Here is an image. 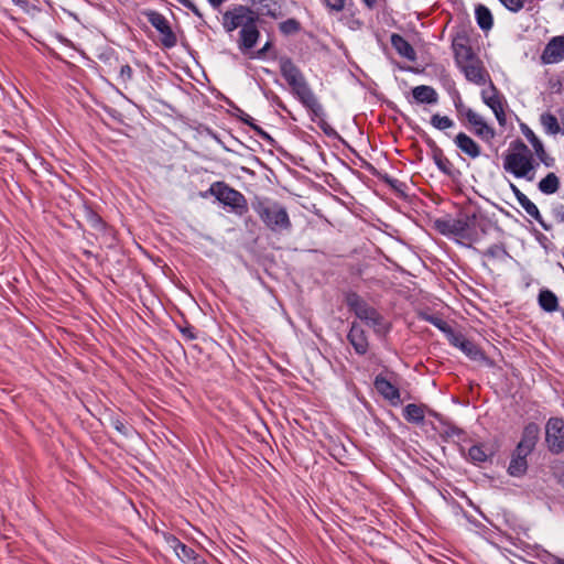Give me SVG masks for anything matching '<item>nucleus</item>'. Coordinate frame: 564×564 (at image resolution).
<instances>
[{
  "label": "nucleus",
  "instance_id": "69168bd1",
  "mask_svg": "<svg viewBox=\"0 0 564 564\" xmlns=\"http://www.w3.org/2000/svg\"><path fill=\"white\" fill-rule=\"evenodd\" d=\"M558 481L564 486V466L561 468L558 474Z\"/></svg>",
  "mask_w": 564,
  "mask_h": 564
},
{
  "label": "nucleus",
  "instance_id": "8fccbe9b",
  "mask_svg": "<svg viewBox=\"0 0 564 564\" xmlns=\"http://www.w3.org/2000/svg\"><path fill=\"white\" fill-rule=\"evenodd\" d=\"M133 70L130 65L126 64L120 67L119 79L121 83H127L132 79Z\"/></svg>",
  "mask_w": 564,
  "mask_h": 564
},
{
  "label": "nucleus",
  "instance_id": "a211bd4d",
  "mask_svg": "<svg viewBox=\"0 0 564 564\" xmlns=\"http://www.w3.org/2000/svg\"><path fill=\"white\" fill-rule=\"evenodd\" d=\"M455 145L466 155L476 159L481 154L480 145L465 132H459L454 138Z\"/></svg>",
  "mask_w": 564,
  "mask_h": 564
},
{
  "label": "nucleus",
  "instance_id": "f03ea898",
  "mask_svg": "<svg viewBox=\"0 0 564 564\" xmlns=\"http://www.w3.org/2000/svg\"><path fill=\"white\" fill-rule=\"evenodd\" d=\"M538 165L531 150L521 139L510 143V152L503 158V169L506 172L517 178L532 182L534 181V171Z\"/></svg>",
  "mask_w": 564,
  "mask_h": 564
},
{
  "label": "nucleus",
  "instance_id": "39448f33",
  "mask_svg": "<svg viewBox=\"0 0 564 564\" xmlns=\"http://www.w3.org/2000/svg\"><path fill=\"white\" fill-rule=\"evenodd\" d=\"M208 192L236 215L243 216L248 213L249 207L245 195L225 182L213 183Z\"/></svg>",
  "mask_w": 564,
  "mask_h": 564
},
{
  "label": "nucleus",
  "instance_id": "5701e85b",
  "mask_svg": "<svg viewBox=\"0 0 564 564\" xmlns=\"http://www.w3.org/2000/svg\"><path fill=\"white\" fill-rule=\"evenodd\" d=\"M426 410L427 406L424 404L409 403L403 409V417L409 423L421 425L424 423Z\"/></svg>",
  "mask_w": 564,
  "mask_h": 564
},
{
  "label": "nucleus",
  "instance_id": "6e6552de",
  "mask_svg": "<svg viewBox=\"0 0 564 564\" xmlns=\"http://www.w3.org/2000/svg\"><path fill=\"white\" fill-rule=\"evenodd\" d=\"M545 441L553 454L564 451V419L551 417L545 426Z\"/></svg>",
  "mask_w": 564,
  "mask_h": 564
},
{
  "label": "nucleus",
  "instance_id": "dca6fc26",
  "mask_svg": "<svg viewBox=\"0 0 564 564\" xmlns=\"http://www.w3.org/2000/svg\"><path fill=\"white\" fill-rule=\"evenodd\" d=\"M564 59V36L552 37L545 45L541 61L543 64H555Z\"/></svg>",
  "mask_w": 564,
  "mask_h": 564
},
{
  "label": "nucleus",
  "instance_id": "393cba45",
  "mask_svg": "<svg viewBox=\"0 0 564 564\" xmlns=\"http://www.w3.org/2000/svg\"><path fill=\"white\" fill-rule=\"evenodd\" d=\"M538 302L541 308L549 313L555 312L558 308V299L550 290H541L538 296Z\"/></svg>",
  "mask_w": 564,
  "mask_h": 564
},
{
  "label": "nucleus",
  "instance_id": "2eb2a0df",
  "mask_svg": "<svg viewBox=\"0 0 564 564\" xmlns=\"http://www.w3.org/2000/svg\"><path fill=\"white\" fill-rule=\"evenodd\" d=\"M452 47L457 66L476 58L475 53L469 45V40L465 34H457L453 39Z\"/></svg>",
  "mask_w": 564,
  "mask_h": 564
},
{
  "label": "nucleus",
  "instance_id": "2f4dec72",
  "mask_svg": "<svg viewBox=\"0 0 564 564\" xmlns=\"http://www.w3.org/2000/svg\"><path fill=\"white\" fill-rule=\"evenodd\" d=\"M540 121H541V124L544 128L545 132L549 134L554 135L561 131L557 118L551 112L542 113Z\"/></svg>",
  "mask_w": 564,
  "mask_h": 564
},
{
  "label": "nucleus",
  "instance_id": "473e14b6",
  "mask_svg": "<svg viewBox=\"0 0 564 564\" xmlns=\"http://www.w3.org/2000/svg\"><path fill=\"white\" fill-rule=\"evenodd\" d=\"M466 226L463 212H459L457 218L452 219L453 236L469 240V234Z\"/></svg>",
  "mask_w": 564,
  "mask_h": 564
},
{
  "label": "nucleus",
  "instance_id": "7ed1b4c3",
  "mask_svg": "<svg viewBox=\"0 0 564 564\" xmlns=\"http://www.w3.org/2000/svg\"><path fill=\"white\" fill-rule=\"evenodd\" d=\"M251 206L265 227L273 232L290 231L292 223L286 208L269 198L256 197Z\"/></svg>",
  "mask_w": 564,
  "mask_h": 564
},
{
  "label": "nucleus",
  "instance_id": "4c0bfd02",
  "mask_svg": "<svg viewBox=\"0 0 564 564\" xmlns=\"http://www.w3.org/2000/svg\"><path fill=\"white\" fill-rule=\"evenodd\" d=\"M522 131H523V134L525 135V138L528 139V141L532 144L535 153L541 158L545 153L544 147H543V143L541 142V140L527 126L523 127Z\"/></svg>",
  "mask_w": 564,
  "mask_h": 564
},
{
  "label": "nucleus",
  "instance_id": "bf43d9fd",
  "mask_svg": "<svg viewBox=\"0 0 564 564\" xmlns=\"http://www.w3.org/2000/svg\"><path fill=\"white\" fill-rule=\"evenodd\" d=\"M271 45H272V44H271V42H267V43L263 45V47H261L259 51H257L256 56H257L258 58L263 57V56H264V54L270 50Z\"/></svg>",
  "mask_w": 564,
  "mask_h": 564
},
{
  "label": "nucleus",
  "instance_id": "72a5a7b5",
  "mask_svg": "<svg viewBox=\"0 0 564 564\" xmlns=\"http://www.w3.org/2000/svg\"><path fill=\"white\" fill-rule=\"evenodd\" d=\"M345 302L356 315L367 305L366 301L356 292H348L345 296Z\"/></svg>",
  "mask_w": 564,
  "mask_h": 564
},
{
  "label": "nucleus",
  "instance_id": "a18cd8bd",
  "mask_svg": "<svg viewBox=\"0 0 564 564\" xmlns=\"http://www.w3.org/2000/svg\"><path fill=\"white\" fill-rule=\"evenodd\" d=\"M381 180L388 184L393 191L397 193H404L405 184L397 178L389 176L388 174L383 175Z\"/></svg>",
  "mask_w": 564,
  "mask_h": 564
},
{
  "label": "nucleus",
  "instance_id": "79ce46f5",
  "mask_svg": "<svg viewBox=\"0 0 564 564\" xmlns=\"http://www.w3.org/2000/svg\"><path fill=\"white\" fill-rule=\"evenodd\" d=\"M85 217L91 227H94L96 229L105 228V223H104L102 218L90 207L85 208Z\"/></svg>",
  "mask_w": 564,
  "mask_h": 564
},
{
  "label": "nucleus",
  "instance_id": "4468645a",
  "mask_svg": "<svg viewBox=\"0 0 564 564\" xmlns=\"http://www.w3.org/2000/svg\"><path fill=\"white\" fill-rule=\"evenodd\" d=\"M465 117L468 122L475 128L474 133L486 142H490L496 137V131L473 109H466Z\"/></svg>",
  "mask_w": 564,
  "mask_h": 564
},
{
  "label": "nucleus",
  "instance_id": "cd10ccee",
  "mask_svg": "<svg viewBox=\"0 0 564 564\" xmlns=\"http://www.w3.org/2000/svg\"><path fill=\"white\" fill-rule=\"evenodd\" d=\"M538 187L540 192H542L545 195L554 194L560 188V180L555 173L550 172L544 178H542L539 182Z\"/></svg>",
  "mask_w": 564,
  "mask_h": 564
},
{
  "label": "nucleus",
  "instance_id": "338daca9",
  "mask_svg": "<svg viewBox=\"0 0 564 564\" xmlns=\"http://www.w3.org/2000/svg\"><path fill=\"white\" fill-rule=\"evenodd\" d=\"M553 564H564V558H562V557H554Z\"/></svg>",
  "mask_w": 564,
  "mask_h": 564
},
{
  "label": "nucleus",
  "instance_id": "9d476101",
  "mask_svg": "<svg viewBox=\"0 0 564 564\" xmlns=\"http://www.w3.org/2000/svg\"><path fill=\"white\" fill-rule=\"evenodd\" d=\"M481 99L492 110L499 124L505 126L507 118L503 110L501 96L491 80L489 90L485 89L481 91Z\"/></svg>",
  "mask_w": 564,
  "mask_h": 564
},
{
  "label": "nucleus",
  "instance_id": "e2e57ef3",
  "mask_svg": "<svg viewBox=\"0 0 564 564\" xmlns=\"http://www.w3.org/2000/svg\"><path fill=\"white\" fill-rule=\"evenodd\" d=\"M377 1H378V0H362V2L365 3V6H366L368 9H370V10H372V9L376 7Z\"/></svg>",
  "mask_w": 564,
  "mask_h": 564
},
{
  "label": "nucleus",
  "instance_id": "a19ab883",
  "mask_svg": "<svg viewBox=\"0 0 564 564\" xmlns=\"http://www.w3.org/2000/svg\"><path fill=\"white\" fill-rule=\"evenodd\" d=\"M431 124L437 130H446L454 126V121L447 116L435 113L431 117Z\"/></svg>",
  "mask_w": 564,
  "mask_h": 564
},
{
  "label": "nucleus",
  "instance_id": "e433bc0d",
  "mask_svg": "<svg viewBox=\"0 0 564 564\" xmlns=\"http://www.w3.org/2000/svg\"><path fill=\"white\" fill-rule=\"evenodd\" d=\"M433 160L441 172L448 176L453 175V163L444 155L443 150L437 154H434Z\"/></svg>",
  "mask_w": 564,
  "mask_h": 564
},
{
  "label": "nucleus",
  "instance_id": "c9c22d12",
  "mask_svg": "<svg viewBox=\"0 0 564 564\" xmlns=\"http://www.w3.org/2000/svg\"><path fill=\"white\" fill-rule=\"evenodd\" d=\"M261 7L263 14L271 19L276 20L283 17L281 7L274 0H262Z\"/></svg>",
  "mask_w": 564,
  "mask_h": 564
},
{
  "label": "nucleus",
  "instance_id": "de8ad7c7",
  "mask_svg": "<svg viewBox=\"0 0 564 564\" xmlns=\"http://www.w3.org/2000/svg\"><path fill=\"white\" fill-rule=\"evenodd\" d=\"M178 330L186 340H194L197 338L195 327L187 322H185L184 325L178 326Z\"/></svg>",
  "mask_w": 564,
  "mask_h": 564
},
{
  "label": "nucleus",
  "instance_id": "c85d7f7f",
  "mask_svg": "<svg viewBox=\"0 0 564 564\" xmlns=\"http://www.w3.org/2000/svg\"><path fill=\"white\" fill-rule=\"evenodd\" d=\"M421 319L432 324L436 328H438L442 333L445 334L446 338L449 336V334L454 330L451 325L444 321L442 317L435 314H430L426 312H423L420 314Z\"/></svg>",
  "mask_w": 564,
  "mask_h": 564
},
{
  "label": "nucleus",
  "instance_id": "f3484780",
  "mask_svg": "<svg viewBox=\"0 0 564 564\" xmlns=\"http://www.w3.org/2000/svg\"><path fill=\"white\" fill-rule=\"evenodd\" d=\"M347 339L356 354L366 355L369 349V343L365 329L360 324L352 322L347 335Z\"/></svg>",
  "mask_w": 564,
  "mask_h": 564
},
{
  "label": "nucleus",
  "instance_id": "f704fd0d",
  "mask_svg": "<svg viewBox=\"0 0 564 564\" xmlns=\"http://www.w3.org/2000/svg\"><path fill=\"white\" fill-rule=\"evenodd\" d=\"M345 302L356 315L367 305L366 301L356 292H348L345 296Z\"/></svg>",
  "mask_w": 564,
  "mask_h": 564
},
{
  "label": "nucleus",
  "instance_id": "3c124183",
  "mask_svg": "<svg viewBox=\"0 0 564 564\" xmlns=\"http://www.w3.org/2000/svg\"><path fill=\"white\" fill-rule=\"evenodd\" d=\"M326 7L333 11L340 12L345 8V0H324Z\"/></svg>",
  "mask_w": 564,
  "mask_h": 564
},
{
  "label": "nucleus",
  "instance_id": "58836bf2",
  "mask_svg": "<svg viewBox=\"0 0 564 564\" xmlns=\"http://www.w3.org/2000/svg\"><path fill=\"white\" fill-rule=\"evenodd\" d=\"M279 30L284 35L295 34L301 30V23L296 19H288L279 24Z\"/></svg>",
  "mask_w": 564,
  "mask_h": 564
},
{
  "label": "nucleus",
  "instance_id": "c756f323",
  "mask_svg": "<svg viewBox=\"0 0 564 564\" xmlns=\"http://www.w3.org/2000/svg\"><path fill=\"white\" fill-rule=\"evenodd\" d=\"M476 20L479 28L484 31H488L494 25V19L490 10L485 6H478L475 11Z\"/></svg>",
  "mask_w": 564,
  "mask_h": 564
},
{
  "label": "nucleus",
  "instance_id": "b1692460",
  "mask_svg": "<svg viewBox=\"0 0 564 564\" xmlns=\"http://www.w3.org/2000/svg\"><path fill=\"white\" fill-rule=\"evenodd\" d=\"M494 453L484 444L473 445L468 449V459L473 464H482L491 457Z\"/></svg>",
  "mask_w": 564,
  "mask_h": 564
},
{
  "label": "nucleus",
  "instance_id": "bb28decb",
  "mask_svg": "<svg viewBox=\"0 0 564 564\" xmlns=\"http://www.w3.org/2000/svg\"><path fill=\"white\" fill-rule=\"evenodd\" d=\"M236 116L239 118V120L248 124L261 139L270 142L273 141L271 135L267 131H264L260 126L256 124L253 119L242 109L236 107Z\"/></svg>",
  "mask_w": 564,
  "mask_h": 564
},
{
  "label": "nucleus",
  "instance_id": "09e8293b",
  "mask_svg": "<svg viewBox=\"0 0 564 564\" xmlns=\"http://www.w3.org/2000/svg\"><path fill=\"white\" fill-rule=\"evenodd\" d=\"M164 541L171 547L174 553H178V550L183 546V542H181L175 535L165 533Z\"/></svg>",
  "mask_w": 564,
  "mask_h": 564
},
{
  "label": "nucleus",
  "instance_id": "412c9836",
  "mask_svg": "<svg viewBox=\"0 0 564 564\" xmlns=\"http://www.w3.org/2000/svg\"><path fill=\"white\" fill-rule=\"evenodd\" d=\"M390 42L398 54L409 61H415L416 53L412 45L400 34H391Z\"/></svg>",
  "mask_w": 564,
  "mask_h": 564
},
{
  "label": "nucleus",
  "instance_id": "6ab92c4d",
  "mask_svg": "<svg viewBox=\"0 0 564 564\" xmlns=\"http://www.w3.org/2000/svg\"><path fill=\"white\" fill-rule=\"evenodd\" d=\"M356 316L361 321H365L367 325L373 327L377 333L386 329L382 315L368 304L360 312H358Z\"/></svg>",
  "mask_w": 564,
  "mask_h": 564
},
{
  "label": "nucleus",
  "instance_id": "5fc2aeb1",
  "mask_svg": "<svg viewBox=\"0 0 564 564\" xmlns=\"http://www.w3.org/2000/svg\"><path fill=\"white\" fill-rule=\"evenodd\" d=\"M181 4L189 9L197 18L203 20V13L200 10L195 6V3L192 0H177Z\"/></svg>",
  "mask_w": 564,
  "mask_h": 564
},
{
  "label": "nucleus",
  "instance_id": "ddd939ff",
  "mask_svg": "<svg viewBox=\"0 0 564 564\" xmlns=\"http://www.w3.org/2000/svg\"><path fill=\"white\" fill-rule=\"evenodd\" d=\"M458 67L464 73L466 79L476 85L481 86L485 85L487 80L490 82L488 72L478 58H474Z\"/></svg>",
  "mask_w": 564,
  "mask_h": 564
},
{
  "label": "nucleus",
  "instance_id": "6e6d98bb",
  "mask_svg": "<svg viewBox=\"0 0 564 564\" xmlns=\"http://www.w3.org/2000/svg\"><path fill=\"white\" fill-rule=\"evenodd\" d=\"M454 104H455V108H456L457 112L465 116V111L467 108L463 105L462 98L458 93H456V98L454 100Z\"/></svg>",
  "mask_w": 564,
  "mask_h": 564
},
{
  "label": "nucleus",
  "instance_id": "c03bdc74",
  "mask_svg": "<svg viewBox=\"0 0 564 564\" xmlns=\"http://www.w3.org/2000/svg\"><path fill=\"white\" fill-rule=\"evenodd\" d=\"M197 552L186 544H183V546L178 550V553H175L178 560H181L184 564L189 562V560H193Z\"/></svg>",
  "mask_w": 564,
  "mask_h": 564
},
{
  "label": "nucleus",
  "instance_id": "f8f14e48",
  "mask_svg": "<svg viewBox=\"0 0 564 564\" xmlns=\"http://www.w3.org/2000/svg\"><path fill=\"white\" fill-rule=\"evenodd\" d=\"M451 345L459 348L467 357L473 360H479L484 357L481 349L462 333L453 330L447 337Z\"/></svg>",
  "mask_w": 564,
  "mask_h": 564
},
{
  "label": "nucleus",
  "instance_id": "4d7b16f0",
  "mask_svg": "<svg viewBox=\"0 0 564 564\" xmlns=\"http://www.w3.org/2000/svg\"><path fill=\"white\" fill-rule=\"evenodd\" d=\"M425 142L427 147L431 149L432 155L437 154L438 152L442 151V149L436 144V142L430 137L426 138Z\"/></svg>",
  "mask_w": 564,
  "mask_h": 564
},
{
  "label": "nucleus",
  "instance_id": "ea45409f",
  "mask_svg": "<svg viewBox=\"0 0 564 564\" xmlns=\"http://www.w3.org/2000/svg\"><path fill=\"white\" fill-rule=\"evenodd\" d=\"M433 228L443 236H453L452 219L437 218L433 221Z\"/></svg>",
  "mask_w": 564,
  "mask_h": 564
},
{
  "label": "nucleus",
  "instance_id": "7c9ffc66",
  "mask_svg": "<svg viewBox=\"0 0 564 564\" xmlns=\"http://www.w3.org/2000/svg\"><path fill=\"white\" fill-rule=\"evenodd\" d=\"M109 424L121 435L128 437L132 431L133 427L127 423V421L120 416L119 414L111 413L108 416Z\"/></svg>",
  "mask_w": 564,
  "mask_h": 564
},
{
  "label": "nucleus",
  "instance_id": "f257e3e1",
  "mask_svg": "<svg viewBox=\"0 0 564 564\" xmlns=\"http://www.w3.org/2000/svg\"><path fill=\"white\" fill-rule=\"evenodd\" d=\"M279 66L280 73L290 86L292 94L314 117L322 118L324 116V109L311 89L302 70L288 56L280 57Z\"/></svg>",
  "mask_w": 564,
  "mask_h": 564
},
{
  "label": "nucleus",
  "instance_id": "423d86ee",
  "mask_svg": "<svg viewBox=\"0 0 564 564\" xmlns=\"http://www.w3.org/2000/svg\"><path fill=\"white\" fill-rule=\"evenodd\" d=\"M142 14L147 18L148 22L161 34V44L165 48H172L177 44V36L172 30L166 18L154 10H143Z\"/></svg>",
  "mask_w": 564,
  "mask_h": 564
},
{
  "label": "nucleus",
  "instance_id": "774afa93",
  "mask_svg": "<svg viewBox=\"0 0 564 564\" xmlns=\"http://www.w3.org/2000/svg\"><path fill=\"white\" fill-rule=\"evenodd\" d=\"M429 414L434 416V417H438V414L435 411H433V410H429Z\"/></svg>",
  "mask_w": 564,
  "mask_h": 564
},
{
  "label": "nucleus",
  "instance_id": "0eeeda50",
  "mask_svg": "<svg viewBox=\"0 0 564 564\" xmlns=\"http://www.w3.org/2000/svg\"><path fill=\"white\" fill-rule=\"evenodd\" d=\"M258 13L250 7L243 4H235L231 9L223 14V26L226 32L231 33L238 28H243L249 23L250 18H257Z\"/></svg>",
  "mask_w": 564,
  "mask_h": 564
},
{
  "label": "nucleus",
  "instance_id": "49530a36",
  "mask_svg": "<svg viewBox=\"0 0 564 564\" xmlns=\"http://www.w3.org/2000/svg\"><path fill=\"white\" fill-rule=\"evenodd\" d=\"M501 4L511 12H519L524 8L527 0H499Z\"/></svg>",
  "mask_w": 564,
  "mask_h": 564
},
{
  "label": "nucleus",
  "instance_id": "37998d69",
  "mask_svg": "<svg viewBox=\"0 0 564 564\" xmlns=\"http://www.w3.org/2000/svg\"><path fill=\"white\" fill-rule=\"evenodd\" d=\"M484 256L491 259H501L508 256V252L502 243L491 245L485 252Z\"/></svg>",
  "mask_w": 564,
  "mask_h": 564
},
{
  "label": "nucleus",
  "instance_id": "052dcab7",
  "mask_svg": "<svg viewBox=\"0 0 564 564\" xmlns=\"http://www.w3.org/2000/svg\"><path fill=\"white\" fill-rule=\"evenodd\" d=\"M510 188L514 194L517 200L519 199V196L522 197V195H524L513 183H510Z\"/></svg>",
  "mask_w": 564,
  "mask_h": 564
},
{
  "label": "nucleus",
  "instance_id": "864d4df0",
  "mask_svg": "<svg viewBox=\"0 0 564 564\" xmlns=\"http://www.w3.org/2000/svg\"><path fill=\"white\" fill-rule=\"evenodd\" d=\"M552 215L557 223H564V204H556L552 207Z\"/></svg>",
  "mask_w": 564,
  "mask_h": 564
},
{
  "label": "nucleus",
  "instance_id": "4be33fe9",
  "mask_svg": "<svg viewBox=\"0 0 564 564\" xmlns=\"http://www.w3.org/2000/svg\"><path fill=\"white\" fill-rule=\"evenodd\" d=\"M412 97L417 104L434 105L438 101V94L427 85H420L412 89Z\"/></svg>",
  "mask_w": 564,
  "mask_h": 564
},
{
  "label": "nucleus",
  "instance_id": "603ef678",
  "mask_svg": "<svg viewBox=\"0 0 564 564\" xmlns=\"http://www.w3.org/2000/svg\"><path fill=\"white\" fill-rule=\"evenodd\" d=\"M445 434L448 437H455L456 436V437H458L460 440L462 436L465 435V432L462 429H459L458 426L451 424V425L446 426Z\"/></svg>",
  "mask_w": 564,
  "mask_h": 564
},
{
  "label": "nucleus",
  "instance_id": "20e7f679",
  "mask_svg": "<svg viewBox=\"0 0 564 564\" xmlns=\"http://www.w3.org/2000/svg\"><path fill=\"white\" fill-rule=\"evenodd\" d=\"M540 429L535 423L524 426L521 440L511 454L508 474L512 477H521L528 470L527 457L533 452L539 440Z\"/></svg>",
  "mask_w": 564,
  "mask_h": 564
},
{
  "label": "nucleus",
  "instance_id": "aec40b11",
  "mask_svg": "<svg viewBox=\"0 0 564 564\" xmlns=\"http://www.w3.org/2000/svg\"><path fill=\"white\" fill-rule=\"evenodd\" d=\"M375 388L376 390L387 400L395 403V401L400 400V391L399 389L392 384L387 378L379 375L375 379Z\"/></svg>",
  "mask_w": 564,
  "mask_h": 564
},
{
  "label": "nucleus",
  "instance_id": "0e129e2a",
  "mask_svg": "<svg viewBox=\"0 0 564 564\" xmlns=\"http://www.w3.org/2000/svg\"><path fill=\"white\" fill-rule=\"evenodd\" d=\"M226 0H208L214 9H218Z\"/></svg>",
  "mask_w": 564,
  "mask_h": 564
},
{
  "label": "nucleus",
  "instance_id": "13d9d810",
  "mask_svg": "<svg viewBox=\"0 0 564 564\" xmlns=\"http://www.w3.org/2000/svg\"><path fill=\"white\" fill-rule=\"evenodd\" d=\"M186 564H207L205 557L200 554H196L193 560H189Z\"/></svg>",
  "mask_w": 564,
  "mask_h": 564
},
{
  "label": "nucleus",
  "instance_id": "a878e982",
  "mask_svg": "<svg viewBox=\"0 0 564 564\" xmlns=\"http://www.w3.org/2000/svg\"><path fill=\"white\" fill-rule=\"evenodd\" d=\"M518 203L528 213V215H530L542 226L544 230L551 229V227L544 223L536 205L532 203L525 195H522V197L519 196Z\"/></svg>",
  "mask_w": 564,
  "mask_h": 564
},
{
  "label": "nucleus",
  "instance_id": "1a4fd4ad",
  "mask_svg": "<svg viewBox=\"0 0 564 564\" xmlns=\"http://www.w3.org/2000/svg\"><path fill=\"white\" fill-rule=\"evenodd\" d=\"M464 219L466 223V227L469 234V240H475L478 238L479 232L485 235L488 231L490 226V220L488 217L481 212H466L463 210Z\"/></svg>",
  "mask_w": 564,
  "mask_h": 564
},
{
  "label": "nucleus",
  "instance_id": "9b49d317",
  "mask_svg": "<svg viewBox=\"0 0 564 564\" xmlns=\"http://www.w3.org/2000/svg\"><path fill=\"white\" fill-rule=\"evenodd\" d=\"M258 21L259 15H257V18H250L249 23L245 24L240 30L238 45L241 52L251 50L256 46L260 37V31L257 26Z\"/></svg>",
  "mask_w": 564,
  "mask_h": 564
},
{
  "label": "nucleus",
  "instance_id": "680f3d73",
  "mask_svg": "<svg viewBox=\"0 0 564 564\" xmlns=\"http://www.w3.org/2000/svg\"><path fill=\"white\" fill-rule=\"evenodd\" d=\"M319 127L323 129V131L330 135V133L334 131L325 121H323Z\"/></svg>",
  "mask_w": 564,
  "mask_h": 564
}]
</instances>
